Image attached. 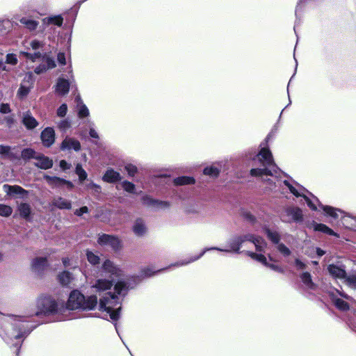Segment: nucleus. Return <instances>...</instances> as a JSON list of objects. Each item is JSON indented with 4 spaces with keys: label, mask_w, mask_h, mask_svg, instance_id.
<instances>
[{
    "label": "nucleus",
    "mask_w": 356,
    "mask_h": 356,
    "mask_svg": "<svg viewBox=\"0 0 356 356\" xmlns=\"http://www.w3.org/2000/svg\"><path fill=\"white\" fill-rule=\"evenodd\" d=\"M88 212V209L87 207L84 206V207H82L81 208H80L79 209H76L75 211H74V214L78 216H82L83 213H87Z\"/></svg>",
    "instance_id": "680f3d73"
},
{
    "label": "nucleus",
    "mask_w": 356,
    "mask_h": 356,
    "mask_svg": "<svg viewBox=\"0 0 356 356\" xmlns=\"http://www.w3.org/2000/svg\"><path fill=\"white\" fill-rule=\"evenodd\" d=\"M44 22L47 24H54L58 26H61L63 22V18L60 15H56L44 19Z\"/></svg>",
    "instance_id": "e433bc0d"
},
{
    "label": "nucleus",
    "mask_w": 356,
    "mask_h": 356,
    "mask_svg": "<svg viewBox=\"0 0 356 356\" xmlns=\"http://www.w3.org/2000/svg\"><path fill=\"white\" fill-rule=\"evenodd\" d=\"M70 90V82L67 79L59 77L55 86V91L60 96H65Z\"/></svg>",
    "instance_id": "dca6fc26"
},
{
    "label": "nucleus",
    "mask_w": 356,
    "mask_h": 356,
    "mask_svg": "<svg viewBox=\"0 0 356 356\" xmlns=\"http://www.w3.org/2000/svg\"><path fill=\"white\" fill-rule=\"evenodd\" d=\"M89 115V110L87 108V106L81 103V104L79 106V111H78V115L79 118H84L87 117Z\"/></svg>",
    "instance_id": "49530a36"
},
{
    "label": "nucleus",
    "mask_w": 356,
    "mask_h": 356,
    "mask_svg": "<svg viewBox=\"0 0 356 356\" xmlns=\"http://www.w3.org/2000/svg\"><path fill=\"white\" fill-rule=\"evenodd\" d=\"M80 142L74 138L66 136L62 141L60 148L61 150H74L79 152L81 149Z\"/></svg>",
    "instance_id": "f8f14e48"
},
{
    "label": "nucleus",
    "mask_w": 356,
    "mask_h": 356,
    "mask_svg": "<svg viewBox=\"0 0 356 356\" xmlns=\"http://www.w3.org/2000/svg\"><path fill=\"white\" fill-rule=\"evenodd\" d=\"M33 79L32 74H26L17 91V96L19 98L25 97L30 92V90L33 86Z\"/></svg>",
    "instance_id": "9d476101"
},
{
    "label": "nucleus",
    "mask_w": 356,
    "mask_h": 356,
    "mask_svg": "<svg viewBox=\"0 0 356 356\" xmlns=\"http://www.w3.org/2000/svg\"><path fill=\"white\" fill-rule=\"evenodd\" d=\"M345 282L350 287L356 289V275H351L344 278Z\"/></svg>",
    "instance_id": "8fccbe9b"
},
{
    "label": "nucleus",
    "mask_w": 356,
    "mask_h": 356,
    "mask_svg": "<svg viewBox=\"0 0 356 356\" xmlns=\"http://www.w3.org/2000/svg\"><path fill=\"white\" fill-rule=\"evenodd\" d=\"M102 269L104 273L109 274L111 277H121L124 275L123 270L120 266L110 259H106L103 262Z\"/></svg>",
    "instance_id": "1a4fd4ad"
},
{
    "label": "nucleus",
    "mask_w": 356,
    "mask_h": 356,
    "mask_svg": "<svg viewBox=\"0 0 356 356\" xmlns=\"http://www.w3.org/2000/svg\"><path fill=\"white\" fill-rule=\"evenodd\" d=\"M112 286L113 281L106 279H98L92 287L95 289V291L97 292H103L111 289Z\"/></svg>",
    "instance_id": "6ab92c4d"
},
{
    "label": "nucleus",
    "mask_w": 356,
    "mask_h": 356,
    "mask_svg": "<svg viewBox=\"0 0 356 356\" xmlns=\"http://www.w3.org/2000/svg\"><path fill=\"white\" fill-rule=\"evenodd\" d=\"M22 123L27 129H33L38 126V122L29 112L24 113Z\"/></svg>",
    "instance_id": "4be33fe9"
},
{
    "label": "nucleus",
    "mask_w": 356,
    "mask_h": 356,
    "mask_svg": "<svg viewBox=\"0 0 356 356\" xmlns=\"http://www.w3.org/2000/svg\"><path fill=\"white\" fill-rule=\"evenodd\" d=\"M67 112V106L65 104H61L57 109L56 114L58 117L63 118Z\"/></svg>",
    "instance_id": "864d4df0"
},
{
    "label": "nucleus",
    "mask_w": 356,
    "mask_h": 356,
    "mask_svg": "<svg viewBox=\"0 0 356 356\" xmlns=\"http://www.w3.org/2000/svg\"><path fill=\"white\" fill-rule=\"evenodd\" d=\"M265 266L268 267L270 269H272V270H273L275 271H277V272H280V273H282L283 272L282 268L280 267L277 265H275V264H269L268 263V265H265Z\"/></svg>",
    "instance_id": "338daca9"
},
{
    "label": "nucleus",
    "mask_w": 356,
    "mask_h": 356,
    "mask_svg": "<svg viewBox=\"0 0 356 356\" xmlns=\"http://www.w3.org/2000/svg\"><path fill=\"white\" fill-rule=\"evenodd\" d=\"M47 266L48 262L45 257H36L31 262V270L36 274H41Z\"/></svg>",
    "instance_id": "2eb2a0df"
},
{
    "label": "nucleus",
    "mask_w": 356,
    "mask_h": 356,
    "mask_svg": "<svg viewBox=\"0 0 356 356\" xmlns=\"http://www.w3.org/2000/svg\"><path fill=\"white\" fill-rule=\"evenodd\" d=\"M76 173L79 176V179L81 181H84L87 178V173L85 170L83 169L81 164H77L76 166Z\"/></svg>",
    "instance_id": "a18cd8bd"
},
{
    "label": "nucleus",
    "mask_w": 356,
    "mask_h": 356,
    "mask_svg": "<svg viewBox=\"0 0 356 356\" xmlns=\"http://www.w3.org/2000/svg\"><path fill=\"white\" fill-rule=\"evenodd\" d=\"M10 151V147L7 145H0V154L6 155L8 154Z\"/></svg>",
    "instance_id": "e2e57ef3"
},
{
    "label": "nucleus",
    "mask_w": 356,
    "mask_h": 356,
    "mask_svg": "<svg viewBox=\"0 0 356 356\" xmlns=\"http://www.w3.org/2000/svg\"><path fill=\"white\" fill-rule=\"evenodd\" d=\"M125 169L130 176H134L137 171L136 167L131 164L126 165Z\"/></svg>",
    "instance_id": "6e6d98bb"
},
{
    "label": "nucleus",
    "mask_w": 356,
    "mask_h": 356,
    "mask_svg": "<svg viewBox=\"0 0 356 356\" xmlns=\"http://www.w3.org/2000/svg\"><path fill=\"white\" fill-rule=\"evenodd\" d=\"M23 45L24 50L19 52L20 55L33 62L41 58L42 54L37 50L43 47L42 42L33 40L30 42H24Z\"/></svg>",
    "instance_id": "0eeeda50"
},
{
    "label": "nucleus",
    "mask_w": 356,
    "mask_h": 356,
    "mask_svg": "<svg viewBox=\"0 0 356 356\" xmlns=\"http://www.w3.org/2000/svg\"><path fill=\"white\" fill-rule=\"evenodd\" d=\"M13 213V209L8 205L0 204V216L3 217H8Z\"/></svg>",
    "instance_id": "79ce46f5"
},
{
    "label": "nucleus",
    "mask_w": 356,
    "mask_h": 356,
    "mask_svg": "<svg viewBox=\"0 0 356 356\" xmlns=\"http://www.w3.org/2000/svg\"><path fill=\"white\" fill-rule=\"evenodd\" d=\"M51 204L60 209H70L72 208L71 202L61 197H54Z\"/></svg>",
    "instance_id": "5701e85b"
},
{
    "label": "nucleus",
    "mask_w": 356,
    "mask_h": 356,
    "mask_svg": "<svg viewBox=\"0 0 356 356\" xmlns=\"http://www.w3.org/2000/svg\"><path fill=\"white\" fill-rule=\"evenodd\" d=\"M156 271L153 270L151 268H147L143 270L142 275L144 277H150L152 276Z\"/></svg>",
    "instance_id": "bf43d9fd"
},
{
    "label": "nucleus",
    "mask_w": 356,
    "mask_h": 356,
    "mask_svg": "<svg viewBox=\"0 0 356 356\" xmlns=\"http://www.w3.org/2000/svg\"><path fill=\"white\" fill-rule=\"evenodd\" d=\"M38 153L31 148H26L22 151V158L24 160H29L31 159H35Z\"/></svg>",
    "instance_id": "f704fd0d"
},
{
    "label": "nucleus",
    "mask_w": 356,
    "mask_h": 356,
    "mask_svg": "<svg viewBox=\"0 0 356 356\" xmlns=\"http://www.w3.org/2000/svg\"><path fill=\"white\" fill-rule=\"evenodd\" d=\"M3 189L7 195L16 196L19 198H24L28 194L27 191L17 185L10 186L8 184H4L3 186Z\"/></svg>",
    "instance_id": "ddd939ff"
},
{
    "label": "nucleus",
    "mask_w": 356,
    "mask_h": 356,
    "mask_svg": "<svg viewBox=\"0 0 356 356\" xmlns=\"http://www.w3.org/2000/svg\"><path fill=\"white\" fill-rule=\"evenodd\" d=\"M35 160L34 164L39 168L47 170L53 166V161L42 154L38 153Z\"/></svg>",
    "instance_id": "f3484780"
},
{
    "label": "nucleus",
    "mask_w": 356,
    "mask_h": 356,
    "mask_svg": "<svg viewBox=\"0 0 356 356\" xmlns=\"http://www.w3.org/2000/svg\"><path fill=\"white\" fill-rule=\"evenodd\" d=\"M246 241L252 243L254 245L255 249L257 252H263L267 245V243L265 241V240L262 237L259 236H255L252 234H246L244 235L236 236L228 241V248L223 249L216 247L205 248L199 255L191 257L189 259H186L180 261H178L173 264V266H182L189 264L200 259L207 251L209 250H215L220 252L239 253L241 248L242 247L243 244Z\"/></svg>",
    "instance_id": "f257e3e1"
},
{
    "label": "nucleus",
    "mask_w": 356,
    "mask_h": 356,
    "mask_svg": "<svg viewBox=\"0 0 356 356\" xmlns=\"http://www.w3.org/2000/svg\"><path fill=\"white\" fill-rule=\"evenodd\" d=\"M17 211L19 216L26 220H30L31 214V207L28 203H20L18 204Z\"/></svg>",
    "instance_id": "b1692460"
},
{
    "label": "nucleus",
    "mask_w": 356,
    "mask_h": 356,
    "mask_svg": "<svg viewBox=\"0 0 356 356\" xmlns=\"http://www.w3.org/2000/svg\"><path fill=\"white\" fill-rule=\"evenodd\" d=\"M295 266L297 270H304L307 267V265L299 259H295Z\"/></svg>",
    "instance_id": "4d7b16f0"
},
{
    "label": "nucleus",
    "mask_w": 356,
    "mask_h": 356,
    "mask_svg": "<svg viewBox=\"0 0 356 356\" xmlns=\"http://www.w3.org/2000/svg\"><path fill=\"white\" fill-rule=\"evenodd\" d=\"M219 172H220V169L215 165L208 166L204 169V175H209V176L213 177H218L219 175Z\"/></svg>",
    "instance_id": "58836bf2"
},
{
    "label": "nucleus",
    "mask_w": 356,
    "mask_h": 356,
    "mask_svg": "<svg viewBox=\"0 0 356 356\" xmlns=\"http://www.w3.org/2000/svg\"><path fill=\"white\" fill-rule=\"evenodd\" d=\"M264 184H266V187L269 190V191H275V188H276V184L275 182H274L270 178H268V179H262Z\"/></svg>",
    "instance_id": "603ef678"
},
{
    "label": "nucleus",
    "mask_w": 356,
    "mask_h": 356,
    "mask_svg": "<svg viewBox=\"0 0 356 356\" xmlns=\"http://www.w3.org/2000/svg\"><path fill=\"white\" fill-rule=\"evenodd\" d=\"M333 302L334 305L341 311H346L349 309L348 304L340 298H333Z\"/></svg>",
    "instance_id": "ea45409f"
},
{
    "label": "nucleus",
    "mask_w": 356,
    "mask_h": 356,
    "mask_svg": "<svg viewBox=\"0 0 356 356\" xmlns=\"http://www.w3.org/2000/svg\"><path fill=\"white\" fill-rule=\"evenodd\" d=\"M97 243L104 247L111 248L113 250L117 251L121 249V241L116 236L103 234L99 236Z\"/></svg>",
    "instance_id": "6e6552de"
},
{
    "label": "nucleus",
    "mask_w": 356,
    "mask_h": 356,
    "mask_svg": "<svg viewBox=\"0 0 356 356\" xmlns=\"http://www.w3.org/2000/svg\"><path fill=\"white\" fill-rule=\"evenodd\" d=\"M56 67L54 60L49 56H44L42 58V63L36 67L34 72L39 74L46 72L49 69H52Z\"/></svg>",
    "instance_id": "4468645a"
},
{
    "label": "nucleus",
    "mask_w": 356,
    "mask_h": 356,
    "mask_svg": "<svg viewBox=\"0 0 356 356\" xmlns=\"http://www.w3.org/2000/svg\"><path fill=\"white\" fill-rule=\"evenodd\" d=\"M40 139L42 145L46 147H51L56 140L55 131L52 127H46L42 131Z\"/></svg>",
    "instance_id": "9b49d317"
},
{
    "label": "nucleus",
    "mask_w": 356,
    "mask_h": 356,
    "mask_svg": "<svg viewBox=\"0 0 356 356\" xmlns=\"http://www.w3.org/2000/svg\"><path fill=\"white\" fill-rule=\"evenodd\" d=\"M114 289L115 293H106L100 299L99 309L106 311L109 314L110 318L116 321L120 318L122 298L127 295L129 286L127 282L120 280L115 284Z\"/></svg>",
    "instance_id": "f03ea898"
},
{
    "label": "nucleus",
    "mask_w": 356,
    "mask_h": 356,
    "mask_svg": "<svg viewBox=\"0 0 356 356\" xmlns=\"http://www.w3.org/2000/svg\"><path fill=\"white\" fill-rule=\"evenodd\" d=\"M58 129L62 132H66L71 127V122L69 120H62L57 123Z\"/></svg>",
    "instance_id": "a19ab883"
},
{
    "label": "nucleus",
    "mask_w": 356,
    "mask_h": 356,
    "mask_svg": "<svg viewBox=\"0 0 356 356\" xmlns=\"http://www.w3.org/2000/svg\"><path fill=\"white\" fill-rule=\"evenodd\" d=\"M147 200H148V203L155 205L157 208L165 209L170 207V203L168 202L154 200L149 197H147Z\"/></svg>",
    "instance_id": "c03bdc74"
},
{
    "label": "nucleus",
    "mask_w": 356,
    "mask_h": 356,
    "mask_svg": "<svg viewBox=\"0 0 356 356\" xmlns=\"http://www.w3.org/2000/svg\"><path fill=\"white\" fill-rule=\"evenodd\" d=\"M19 22L21 24H24L29 31L35 30L39 25V22L38 21L25 17L21 18Z\"/></svg>",
    "instance_id": "c756f323"
},
{
    "label": "nucleus",
    "mask_w": 356,
    "mask_h": 356,
    "mask_svg": "<svg viewBox=\"0 0 356 356\" xmlns=\"http://www.w3.org/2000/svg\"><path fill=\"white\" fill-rule=\"evenodd\" d=\"M132 230L135 235L138 236H143L147 232V227L145 222L141 218H138L135 220Z\"/></svg>",
    "instance_id": "412c9836"
},
{
    "label": "nucleus",
    "mask_w": 356,
    "mask_h": 356,
    "mask_svg": "<svg viewBox=\"0 0 356 356\" xmlns=\"http://www.w3.org/2000/svg\"><path fill=\"white\" fill-rule=\"evenodd\" d=\"M59 282L63 286H68L73 280L72 274L68 271H63L58 275Z\"/></svg>",
    "instance_id": "c85d7f7f"
},
{
    "label": "nucleus",
    "mask_w": 356,
    "mask_h": 356,
    "mask_svg": "<svg viewBox=\"0 0 356 356\" xmlns=\"http://www.w3.org/2000/svg\"><path fill=\"white\" fill-rule=\"evenodd\" d=\"M246 254L252 259L261 263L262 264L268 265L266 257L262 254H258L250 251H247Z\"/></svg>",
    "instance_id": "72a5a7b5"
},
{
    "label": "nucleus",
    "mask_w": 356,
    "mask_h": 356,
    "mask_svg": "<svg viewBox=\"0 0 356 356\" xmlns=\"http://www.w3.org/2000/svg\"><path fill=\"white\" fill-rule=\"evenodd\" d=\"M302 197L305 198L307 206L311 209L314 210V211H316L317 209V207L315 205V204L308 197H307L305 194V196H302Z\"/></svg>",
    "instance_id": "052dcab7"
},
{
    "label": "nucleus",
    "mask_w": 356,
    "mask_h": 356,
    "mask_svg": "<svg viewBox=\"0 0 356 356\" xmlns=\"http://www.w3.org/2000/svg\"><path fill=\"white\" fill-rule=\"evenodd\" d=\"M11 110L8 104H0V113L6 114L10 113Z\"/></svg>",
    "instance_id": "13d9d810"
},
{
    "label": "nucleus",
    "mask_w": 356,
    "mask_h": 356,
    "mask_svg": "<svg viewBox=\"0 0 356 356\" xmlns=\"http://www.w3.org/2000/svg\"><path fill=\"white\" fill-rule=\"evenodd\" d=\"M86 187H87L88 189L92 190L93 192L95 193H97V194L100 193L101 191H102L101 186L97 185V184H95V183H93V182H91V183L87 184Z\"/></svg>",
    "instance_id": "5fc2aeb1"
},
{
    "label": "nucleus",
    "mask_w": 356,
    "mask_h": 356,
    "mask_svg": "<svg viewBox=\"0 0 356 356\" xmlns=\"http://www.w3.org/2000/svg\"><path fill=\"white\" fill-rule=\"evenodd\" d=\"M312 226L315 231L321 232L331 236H337V234L332 229L324 224L314 222Z\"/></svg>",
    "instance_id": "2f4dec72"
},
{
    "label": "nucleus",
    "mask_w": 356,
    "mask_h": 356,
    "mask_svg": "<svg viewBox=\"0 0 356 356\" xmlns=\"http://www.w3.org/2000/svg\"><path fill=\"white\" fill-rule=\"evenodd\" d=\"M57 60L58 63L61 65L66 64L65 56L64 53L60 52L57 55Z\"/></svg>",
    "instance_id": "69168bd1"
},
{
    "label": "nucleus",
    "mask_w": 356,
    "mask_h": 356,
    "mask_svg": "<svg viewBox=\"0 0 356 356\" xmlns=\"http://www.w3.org/2000/svg\"><path fill=\"white\" fill-rule=\"evenodd\" d=\"M86 257L88 262L93 266L97 265L100 262L99 257L90 250L86 251Z\"/></svg>",
    "instance_id": "4c0bfd02"
},
{
    "label": "nucleus",
    "mask_w": 356,
    "mask_h": 356,
    "mask_svg": "<svg viewBox=\"0 0 356 356\" xmlns=\"http://www.w3.org/2000/svg\"><path fill=\"white\" fill-rule=\"evenodd\" d=\"M289 191L296 197L305 196V189L302 186H298V188L291 184L289 181L284 180L282 182Z\"/></svg>",
    "instance_id": "393cba45"
},
{
    "label": "nucleus",
    "mask_w": 356,
    "mask_h": 356,
    "mask_svg": "<svg viewBox=\"0 0 356 356\" xmlns=\"http://www.w3.org/2000/svg\"><path fill=\"white\" fill-rule=\"evenodd\" d=\"M3 323L0 328V335L8 343L13 339H19L28 334L31 328L28 323L21 319V316H5L0 314Z\"/></svg>",
    "instance_id": "7ed1b4c3"
},
{
    "label": "nucleus",
    "mask_w": 356,
    "mask_h": 356,
    "mask_svg": "<svg viewBox=\"0 0 356 356\" xmlns=\"http://www.w3.org/2000/svg\"><path fill=\"white\" fill-rule=\"evenodd\" d=\"M319 207L325 211L327 215L334 218H338L343 214L342 211L334 209L330 206H323L322 204H319Z\"/></svg>",
    "instance_id": "cd10ccee"
},
{
    "label": "nucleus",
    "mask_w": 356,
    "mask_h": 356,
    "mask_svg": "<svg viewBox=\"0 0 356 356\" xmlns=\"http://www.w3.org/2000/svg\"><path fill=\"white\" fill-rule=\"evenodd\" d=\"M329 273L335 278L344 279L346 278V270L343 268L334 265L330 264L327 267Z\"/></svg>",
    "instance_id": "aec40b11"
},
{
    "label": "nucleus",
    "mask_w": 356,
    "mask_h": 356,
    "mask_svg": "<svg viewBox=\"0 0 356 356\" xmlns=\"http://www.w3.org/2000/svg\"><path fill=\"white\" fill-rule=\"evenodd\" d=\"M257 156L264 168H252L250 175L253 177H261L264 175L273 176L277 173V167L274 163L270 151L266 147L261 149Z\"/></svg>",
    "instance_id": "20e7f679"
},
{
    "label": "nucleus",
    "mask_w": 356,
    "mask_h": 356,
    "mask_svg": "<svg viewBox=\"0 0 356 356\" xmlns=\"http://www.w3.org/2000/svg\"><path fill=\"white\" fill-rule=\"evenodd\" d=\"M244 217L247 220H248L249 222H250L253 224H254V222H256L255 217L250 212L244 213Z\"/></svg>",
    "instance_id": "0e129e2a"
},
{
    "label": "nucleus",
    "mask_w": 356,
    "mask_h": 356,
    "mask_svg": "<svg viewBox=\"0 0 356 356\" xmlns=\"http://www.w3.org/2000/svg\"><path fill=\"white\" fill-rule=\"evenodd\" d=\"M343 223L346 224V226L351 228L355 229L356 228V225L353 223V221L356 222V217H352L350 216H342Z\"/></svg>",
    "instance_id": "37998d69"
},
{
    "label": "nucleus",
    "mask_w": 356,
    "mask_h": 356,
    "mask_svg": "<svg viewBox=\"0 0 356 356\" xmlns=\"http://www.w3.org/2000/svg\"><path fill=\"white\" fill-rule=\"evenodd\" d=\"M264 231L267 235V237L275 244L280 243V234L275 231H271L267 227H264Z\"/></svg>",
    "instance_id": "473e14b6"
},
{
    "label": "nucleus",
    "mask_w": 356,
    "mask_h": 356,
    "mask_svg": "<svg viewBox=\"0 0 356 356\" xmlns=\"http://www.w3.org/2000/svg\"><path fill=\"white\" fill-rule=\"evenodd\" d=\"M103 180L108 183H113L121 179L120 174L113 169H108L103 176Z\"/></svg>",
    "instance_id": "a878e982"
},
{
    "label": "nucleus",
    "mask_w": 356,
    "mask_h": 356,
    "mask_svg": "<svg viewBox=\"0 0 356 356\" xmlns=\"http://www.w3.org/2000/svg\"><path fill=\"white\" fill-rule=\"evenodd\" d=\"M37 309L27 316H39L41 314H49L57 312L58 305L50 296H40L36 302Z\"/></svg>",
    "instance_id": "423d86ee"
},
{
    "label": "nucleus",
    "mask_w": 356,
    "mask_h": 356,
    "mask_svg": "<svg viewBox=\"0 0 356 356\" xmlns=\"http://www.w3.org/2000/svg\"><path fill=\"white\" fill-rule=\"evenodd\" d=\"M18 62V59L17 55L15 54H8L6 55V63L7 64H10L13 65H15Z\"/></svg>",
    "instance_id": "3c124183"
},
{
    "label": "nucleus",
    "mask_w": 356,
    "mask_h": 356,
    "mask_svg": "<svg viewBox=\"0 0 356 356\" xmlns=\"http://www.w3.org/2000/svg\"><path fill=\"white\" fill-rule=\"evenodd\" d=\"M97 304V298L95 296L86 298L78 290H74L70 294L66 307L71 310L77 309L91 310L96 307Z\"/></svg>",
    "instance_id": "39448f33"
},
{
    "label": "nucleus",
    "mask_w": 356,
    "mask_h": 356,
    "mask_svg": "<svg viewBox=\"0 0 356 356\" xmlns=\"http://www.w3.org/2000/svg\"><path fill=\"white\" fill-rule=\"evenodd\" d=\"M288 219L286 221L293 220L299 222L302 220V210L298 207H289L285 210Z\"/></svg>",
    "instance_id": "a211bd4d"
},
{
    "label": "nucleus",
    "mask_w": 356,
    "mask_h": 356,
    "mask_svg": "<svg viewBox=\"0 0 356 356\" xmlns=\"http://www.w3.org/2000/svg\"><path fill=\"white\" fill-rule=\"evenodd\" d=\"M60 167L63 170H67L70 168V164H69L67 162H66L65 160H61L60 161Z\"/></svg>",
    "instance_id": "774afa93"
},
{
    "label": "nucleus",
    "mask_w": 356,
    "mask_h": 356,
    "mask_svg": "<svg viewBox=\"0 0 356 356\" xmlns=\"http://www.w3.org/2000/svg\"><path fill=\"white\" fill-rule=\"evenodd\" d=\"M44 179L47 181L49 185L52 187H59L63 185V182L65 181V179H61L58 177H51L49 175H45L44 177Z\"/></svg>",
    "instance_id": "7c9ffc66"
},
{
    "label": "nucleus",
    "mask_w": 356,
    "mask_h": 356,
    "mask_svg": "<svg viewBox=\"0 0 356 356\" xmlns=\"http://www.w3.org/2000/svg\"><path fill=\"white\" fill-rule=\"evenodd\" d=\"M277 250L282 254L284 256H289L291 254V250L283 243H278L277 245Z\"/></svg>",
    "instance_id": "de8ad7c7"
},
{
    "label": "nucleus",
    "mask_w": 356,
    "mask_h": 356,
    "mask_svg": "<svg viewBox=\"0 0 356 356\" xmlns=\"http://www.w3.org/2000/svg\"><path fill=\"white\" fill-rule=\"evenodd\" d=\"M300 277L307 289L314 290L316 288V284L313 282L312 275L309 272L302 273Z\"/></svg>",
    "instance_id": "bb28decb"
},
{
    "label": "nucleus",
    "mask_w": 356,
    "mask_h": 356,
    "mask_svg": "<svg viewBox=\"0 0 356 356\" xmlns=\"http://www.w3.org/2000/svg\"><path fill=\"white\" fill-rule=\"evenodd\" d=\"M122 186L124 188V190L128 193H135V185L131 182L124 181L122 183Z\"/></svg>",
    "instance_id": "09e8293b"
},
{
    "label": "nucleus",
    "mask_w": 356,
    "mask_h": 356,
    "mask_svg": "<svg viewBox=\"0 0 356 356\" xmlns=\"http://www.w3.org/2000/svg\"><path fill=\"white\" fill-rule=\"evenodd\" d=\"M174 183L176 185H187L195 183V179L191 177H180L175 179Z\"/></svg>",
    "instance_id": "c9c22d12"
}]
</instances>
